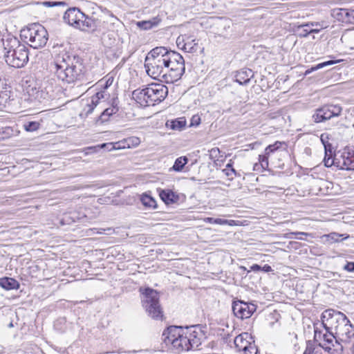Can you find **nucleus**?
Masks as SVG:
<instances>
[{"instance_id":"obj_46","label":"nucleus","mask_w":354,"mask_h":354,"mask_svg":"<svg viewBox=\"0 0 354 354\" xmlns=\"http://www.w3.org/2000/svg\"><path fill=\"white\" fill-rule=\"evenodd\" d=\"M210 156L214 158H218V154L220 153V150L218 147L212 148L210 151Z\"/></svg>"},{"instance_id":"obj_14","label":"nucleus","mask_w":354,"mask_h":354,"mask_svg":"<svg viewBox=\"0 0 354 354\" xmlns=\"http://www.w3.org/2000/svg\"><path fill=\"white\" fill-rule=\"evenodd\" d=\"M340 169L354 170V147H346L340 153Z\"/></svg>"},{"instance_id":"obj_19","label":"nucleus","mask_w":354,"mask_h":354,"mask_svg":"<svg viewBox=\"0 0 354 354\" xmlns=\"http://www.w3.org/2000/svg\"><path fill=\"white\" fill-rule=\"evenodd\" d=\"M159 196L167 205L177 203L180 200L179 194L169 189H160Z\"/></svg>"},{"instance_id":"obj_39","label":"nucleus","mask_w":354,"mask_h":354,"mask_svg":"<svg viewBox=\"0 0 354 354\" xmlns=\"http://www.w3.org/2000/svg\"><path fill=\"white\" fill-rule=\"evenodd\" d=\"M97 104H98L97 102H93V98L91 97V103L86 104V106L84 109L85 115L87 116L89 114H91Z\"/></svg>"},{"instance_id":"obj_38","label":"nucleus","mask_w":354,"mask_h":354,"mask_svg":"<svg viewBox=\"0 0 354 354\" xmlns=\"http://www.w3.org/2000/svg\"><path fill=\"white\" fill-rule=\"evenodd\" d=\"M2 129L3 133L5 134V136L3 138H10L12 136H17L19 133V131H17V129H14L13 127H6Z\"/></svg>"},{"instance_id":"obj_49","label":"nucleus","mask_w":354,"mask_h":354,"mask_svg":"<svg viewBox=\"0 0 354 354\" xmlns=\"http://www.w3.org/2000/svg\"><path fill=\"white\" fill-rule=\"evenodd\" d=\"M304 31L306 32V34L304 36H307L308 35L313 32H318L319 31V28H314V29H305Z\"/></svg>"},{"instance_id":"obj_57","label":"nucleus","mask_w":354,"mask_h":354,"mask_svg":"<svg viewBox=\"0 0 354 354\" xmlns=\"http://www.w3.org/2000/svg\"><path fill=\"white\" fill-rule=\"evenodd\" d=\"M303 26L309 27L310 24H307L303 25Z\"/></svg>"},{"instance_id":"obj_41","label":"nucleus","mask_w":354,"mask_h":354,"mask_svg":"<svg viewBox=\"0 0 354 354\" xmlns=\"http://www.w3.org/2000/svg\"><path fill=\"white\" fill-rule=\"evenodd\" d=\"M114 78L113 77H108L105 82L103 80L99 81L98 84L102 87V88L107 90V88L112 85L113 82Z\"/></svg>"},{"instance_id":"obj_62","label":"nucleus","mask_w":354,"mask_h":354,"mask_svg":"<svg viewBox=\"0 0 354 354\" xmlns=\"http://www.w3.org/2000/svg\"><path fill=\"white\" fill-rule=\"evenodd\" d=\"M67 217H69V216L66 215L65 219H66Z\"/></svg>"},{"instance_id":"obj_27","label":"nucleus","mask_w":354,"mask_h":354,"mask_svg":"<svg viewBox=\"0 0 354 354\" xmlns=\"http://www.w3.org/2000/svg\"><path fill=\"white\" fill-rule=\"evenodd\" d=\"M324 237L326 239V241L329 242L330 243L339 242L340 238L342 240L347 239L349 237V235L345 234H339L337 232H331L328 234L324 235Z\"/></svg>"},{"instance_id":"obj_35","label":"nucleus","mask_w":354,"mask_h":354,"mask_svg":"<svg viewBox=\"0 0 354 354\" xmlns=\"http://www.w3.org/2000/svg\"><path fill=\"white\" fill-rule=\"evenodd\" d=\"M198 43L196 42L195 39L192 40L191 41H185L182 47V49L188 53H194L197 50Z\"/></svg>"},{"instance_id":"obj_16","label":"nucleus","mask_w":354,"mask_h":354,"mask_svg":"<svg viewBox=\"0 0 354 354\" xmlns=\"http://www.w3.org/2000/svg\"><path fill=\"white\" fill-rule=\"evenodd\" d=\"M326 330L328 332V336L329 337L326 338L325 342L319 343V346H322V348L328 353L335 354V351L337 352L338 350H339V346H337L335 343L336 335L334 334V331H330V330Z\"/></svg>"},{"instance_id":"obj_15","label":"nucleus","mask_w":354,"mask_h":354,"mask_svg":"<svg viewBox=\"0 0 354 354\" xmlns=\"http://www.w3.org/2000/svg\"><path fill=\"white\" fill-rule=\"evenodd\" d=\"M332 15L338 21L354 24V10L335 8L333 10Z\"/></svg>"},{"instance_id":"obj_40","label":"nucleus","mask_w":354,"mask_h":354,"mask_svg":"<svg viewBox=\"0 0 354 354\" xmlns=\"http://www.w3.org/2000/svg\"><path fill=\"white\" fill-rule=\"evenodd\" d=\"M341 61H342L341 59H338V60H329V61H326V62H322V63H319V64H317L316 66H314V69H320V68H322L324 67H326V66H330V65L339 63Z\"/></svg>"},{"instance_id":"obj_20","label":"nucleus","mask_w":354,"mask_h":354,"mask_svg":"<svg viewBox=\"0 0 354 354\" xmlns=\"http://www.w3.org/2000/svg\"><path fill=\"white\" fill-rule=\"evenodd\" d=\"M140 143V139L136 136H131L127 138L124 139L122 141L115 142V143H110L112 145V148L115 149H124V148H131L136 147L138 146Z\"/></svg>"},{"instance_id":"obj_36","label":"nucleus","mask_w":354,"mask_h":354,"mask_svg":"<svg viewBox=\"0 0 354 354\" xmlns=\"http://www.w3.org/2000/svg\"><path fill=\"white\" fill-rule=\"evenodd\" d=\"M222 172L230 180H232L236 176V170L232 167L231 163L227 164L225 169L222 170Z\"/></svg>"},{"instance_id":"obj_45","label":"nucleus","mask_w":354,"mask_h":354,"mask_svg":"<svg viewBox=\"0 0 354 354\" xmlns=\"http://www.w3.org/2000/svg\"><path fill=\"white\" fill-rule=\"evenodd\" d=\"M344 269L348 272H354V262H347Z\"/></svg>"},{"instance_id":"obj_9","label":"nucleus","mask_w":354,"mask_h":354,"mask_svg":"<svg viewBox=\"0 0 354 354\" xmlns=\"http://www.w3.org/2000/svg\"><path fill=\"white\" fill-rule=\"evenodd\" d=\"M142 294V306L148 315L155 319H162L163 314L159 303L158 292L152 288H147Z\"/></svg>"},{"instance_id":"obj_43","label":"nucleus","mask_w":354,"mask_h":354,"mask_svg":"<svg viewBox=\"0 0 354 354\" xmlns=\"http://www.w3.org/2000/svg\"><path fill=\"white\" fill-rule=\"evenodd\" d=\"M272 146L274 147V149H276L277 151L281 148H283V149H286V144L284 142L277 141L274 144H272Z\"/></svg>"},{"instance_id":"obj_32","label":"nucleus","mask_w":354,"mask_h":354,"mask_svg":"<svg viewBox=\"0 0 354 354\" xmlns=\"http://www.w3.org/2000/svg\"><path fill=\"white\" fill-rule=\"evenodd\" d=\"M187 162L188 158L186 156L179 157L175 160L172 169L176 171H181Z\"/></svg>"},{"instance_id":"obj_6","label":"nucleus","mask_w":354,"mask_h":354,"mask_svg":"<svg viewBox=\"0 0 354 354\" xmlns=\"http://www.w3.org/2000/svg\"><path fill=\"white\" fill-rule=\"evenodd\" d=\"M168 95V88L162 84L153 83L142 89L132 92V97L140 106H153L163 101Z\"/></svg>"},{"instance_id":"obj_29","label":"nucleus","mask_w":354,"mask_h":354,"mask_svg":"<svg viewBox=\"0 0 354 354\" xmlns=\"http://www.w3.org/2000/svg\"><path fill=\"white\" fill-rule=\"evenodd\" d=\"M26 92L31 100H39L43 97V91H39L35 86L29 85L26 88Z\"/></svg>"},{"instance_id":"obj_44","label":"nucleus","mask_w":354,"mask_h":354,"mask_svg":"<svg viewBox=\"0 0 354 354\" xmlns=\"http://www.w3.org/2000/svg\"><path fill=\"white\" fill-rule=\"evenodd\" d=\"M201 123V118L198 115H194L191 119V126H198Z\"/></svg>"},{"instance_id":"obj_24","label":"nucleus","mask_w":354,"mask_h":354,"mask_svg":"<svg viewBox=\"0 0 354 354\" xmlns=\"http://www.w3.org/2000/svg\"><path fill=\"white\" fill-rule=\"evenodd\" d=\"M329 152L330 154L328 153V151L326 149V154L324 159L325 166L331 167L332 165H335L339 168V165H342L340 154H339V152L335 153L333 157L332 156V151H330Z\"/></svg>"},{"instance_id":"obj_21","label":"nucleus","mask_w":354,"mask_h":354,"mask_svg":"<svg viewBox=\"0 0 354 354\" xmlns=\"http://www.w3.org/2000/svg\"><path fill=\"white\" fill-rule=\"evenodd\" d=\"M13 96L11 86L7 84L2 85L0 88V106H6L7 103L14 100Z\"/></svg>"},{"instance_id":"obj_55","label":"nucleus","mask_w":354,"mask_h":354,"mask_svg":"<svg viewBox=\"0 0 354 354\" xmlns=\"http://www.w3.org/2000/svg\"><path fill=\"white\" fill-rule=\"evenodd\" d=\"M293 234H296V235H297V234L304 235V236H308V235H309V234H308V233H306V232H295V233H293Z\"/></svg>"},{"instance_id":"obj_25","label":"nucleus","mask_w":354,"mask_h":354,"mask_svg":"<svg viewBox=\"0 0 354 354\" xmlns=\"http://www.w3.org/2000/svg\"><path fill=\"white\" fill-rule=\"evenodd\" d=\"M161 19L158 17H156L150 20L138 21L137 26L142 30H149L157 27Z\"/></svg>"},{"instance_id":"obj_18","label":"nucleus","mask_w":354,"mask_h":354,"mask_svg":"<svg viewBox=\"0 0 354 354\" xmlns=\"http://www.w3.org/2000/svg\"><path fill=\"white\" fill-rule=\"evenodd\" d=\"M118 97H113L111 104L109 107L106 108L99 116L98 120L101 123H104L109 120V118L119 111Z\"/></svg>"},{"instance_id":"obj_50","label":"nucleus","mask_w":354,"mask_h":354,"mask_svg":"<svg viewBox=\"0 0 354 354\" xmlns=\"http://www.w3.org/2000/svg\"><path fill=\"white\" fill-rule=\"evenodd\" d=\"M272 270L270 266L266 264L263 267H261V271H263L265 272H270Z\"/></svg>"},{"instance_id":"obj_59","label":"nucleus","mask_w":354,"mask_h":354,"mask_svg":"<svg viewBox=\"0 0 354 354\" xmlns=\"http://www.w3.org/2000/svg\"><path fill=\"white\" fill-rule=\"evenodd\" d=\"M310 26H315V24L312 23V24H310ZM315 26H318V24H315Z\"/></svg>"},{"instance_id":"obj_52","label":"nucleus","mask_w":354,"mask_h":354,"mask_svg":"<svg viewBox=\"0 0 354 354\" xmlns=\"http://www.w3.org/2000/svg\"><path fill=\"white\" fill-rule=\"evenodd\" d=\"M185 41H184V39L183 38H180V37H178L177 38V40H176V44L178 45V46H179L180 44H182V43H183Z\"/></svg>"},{"instance_id":"obj_1","label":"nucleus","mask_w":354,"mask_h":354,"mask_svg":"<svg viewBox=\"0 0 354 354\" xmlns=\"http://www.w3.org/2000/svg\"><path fill=\"white\" fill-rule=\"evenodd\" d=\"M204 333L199 325L183 328L171 326L164 330L162 340L167 346H171L176 352L197 348L201 344Z\"/></svg>"},{"instance_id":"obj_56","label":"nucleus","mask_w":354,"mask_h":354,"mask_svg":"<svg viewBox=\"0 0 354 354\" xmlns=\"http://www.w3.org/2000/svg\"><path fill=\"white\" fill-rule=\"evenodd\" d=\"M8 327H9V328H12V327H13V324H12V322H10V323L9 324Z\"/></svg>"},{"instance_id":"obj_34","label":"nucleus","mask_w":354,"mask_h":354,"mask_svg":"<svg viewBox=\"0 0 354 354\" xmlns=\"http://www.w3.org/2000/svg\"><path fill=\"white\" fill-rule=\"evenodd\" d=\"M314 332V341L317 342L318 344L322 342H325L326 338L329 337L328 336V332L326 330L325 333H322V332L319 330L318 328L316 326H315Z\"/></svg>"},{"instance_id":"obj_2","label":"nucleus","mask_w":354,"mask_h":354,"mask_svg":"<svg viewBox=\"0 0 354 354\" xmlns=\"http://www.w3.org/2000/svg\"><path fill=\"white\" fill-rule=\"evenodd\" d=\"M322 325L325 330L334 331L335 343L343 351L354 342V326L346 315L332 308L325 310L321 315Z\"/></svg>"},{"instance_id":"obj_60","label":"nucleus","mask_w":354,"mask_h":354,"mask_svg":"<svg viewBox=\"0 0 354 354\" xmlns=\"http://www.w3.org/2000/svg\"><path fill=\"white\" fill-rule=\"evenodd\" d=\"M297 238L298 239V237H297ZM299 239H300V240H304V239L302 238V236H300V237L299 238Z\"/></svg>"},{"instance_id":"obj_31","label":"nucleus","mask_w":354,"mask_h":354,"mask_svg":"<svg viewBox=\"0 0 354 354\" xmlns=\"http://www.w3.org/2000/svg\"><path fill=\"white\" fill-rule=\"evenodd\" d=\"M203 220L205 223L221 225H232V223L234 222L232 220L229 221V220L219 218H215L213 217H206Z\"/></svg>"},{"instance_id":"obj_58","label":"nucleus","mask_w":354,"mask_h":354,"mask_svg":"<svg viewBox=\"0 0 354 354\" xmlns=\"http://www.w3.org/2000/svg\"><path fill=\"white\" fill-rule=\"evenodd\" d=\"M106 145V144H102V146H101V147H102V148H103V147H104Z\"/></svg>"},{"instance_id":"obj_8","label":"nucleus","mask_w":354,"mask_h":354,"mask_svg":"<svg viewBox=\"0 0 354 354\" xmlns=\"http://www.w3.org/2000/svg\"><path fill=\"white\" fill-rule=\"evenodd\" d=\"M169 55V62L165 66L167 71H164L162 77L167 82L173 83L179 80L185 73V60L183 56L176 51L172 50Z\"/></svg>"},{"instance_id":"obj_28","label":"nucleus","mask_w":354,"mask_h":354,"mask_svg":"<svg viewBox=\"0 0 354 354\" xmlns=\"http://www.w3.org/2000/svg\"><path fill=\"white\" fill-rule=\"evenodd\" d=\"M140 201L146 207H151L154 209L157 207L156 200L147 194H143L141 195Z\"/></svg>"},{"instance_id":"obj_61","label":"nucleus","mask_w":354,"mask_h":354,"mask_svg":"<svg viewBox=\"0 0 354 354\" xmlns=\"http://www.w3.org/2000/svg\"><path fill=\"white\" fill-rule=\"evenodd\" d=\"M297 238L298 239V237H297ZM299 239H300V240H304V239L302 238V236H300V237L299 238Z\"/></svg>"},{"instance_id":"obj_42","label":"nucleus","mask_w":354,"mask_h":354,"mask_svg":"<svg viewBox=\"0 0 354 354\" xmlns=\"http://www.w3.org/2000/svg\"><path fill=\"white\" fill-rule=\"evenodd\" d=\"M270 156L266 155V153L264 152V154L259 155V160L263 168H266L268 167V158Z\"/></svg>"},{"instance_id":"obj_23","label":"nucleus","mask_w":354,"mask_h":354,"mask_svg":"<svg viewBox=\"0 0 354 354\" xmlns=\"http://www.w3.org/2000/svg\"><path fill=\"white\" fill-rule=\"evenodd\" d=\"M0 286L6 290H17L20 284L16 279L5 277L0 278Z\"/></svg>"},{"instance_id":"obj_37","label":"nucleus","mask_w":354,"mask_h":354,"mask_svg":"<svg viewBox=\"0 0 354 354\" xmlns=\"http://www.w3.org/2000/svg\"><path fill=\"white\" fill-rule=\"evenodd\" d=\"M186 125L185 120L183 118L172 120L171 122V128L174 130H181Z\"/></svg>"},{"instance_id":"obj_17","label":"nucleus","mask_w":354,"mask_h":354,"mask_svg":"<svg viewBox=\"0 0 354 354\" xmlns=\"http://www.w3.org/2000/svg\"><path fill=\"white\" fill-rule=\"evenodd\" d=\"M100 21L97 19H95L93 17H89L84 14V17H83L82 21L80 23V26L77 28L82 31L94 32L97 30Z\"/></svg>"},{"instance_id":"obj_48","label":"nucleus","mask_w":354,"mask_h":354,"mask_svg":"<svg viewBox=\"0 0 354 354\" xmlns=\"http://www.w3.org/2000/svg\"><path fill=\"white\" fill-rule=\"evenodd\" d=\"M250 270L254 271V272L261 271V266L258 264H253L250 267Z\"/></svg>"},{"instance_id":"obj_13","label":"nucleus","mask_w":354,"mask_h":354,"mask_svg":"<svg viewBox=\"0 0 354 354\" xmlns=\"http://www.w3.org/2000/svg\"><path fill=\"white\" fill-rule=\"evenodd\" d=\"M84 17V13L80 8L73 7L68 8L64 13V21L70 26L77 28L80 26V23Z\"/></svg>"},{"instance_id":"obj_22","label":"nucleus","mask_w":354,"mask_h":354,"mask_svg":"<svg viewBox=\"0 0 354 354\" xmlns=\"http://www.w3.org/2000/svg\"><path fill=\"white\" fill-rule=\"evenodd\" d=\"M253 77V72L249 68H243L235 75V81L239 84H247Z\"/></svg>"},{"instance_id":"obj_5","label":"nucleus","mask_w":354,"mask_h":354,"mask_svg":"<svg viewBox=\"0 0 354 354\" xmlns=\"http://www.w3.org/2000/svg\"><path fill=\"white\" fill-rule=\"evenodd\" d=\"M171 53V50L164 46H157L151 50L145 60V68L148 75L153 79L162 76L169 62Z\"/></svg>"},{"instance_id":"obj_63","label":"nucleus","mask_w":354,"mask_h":354,"mask_svg":"<svg viewBox=\"0 0 354 354\" xmlns=\"http://www.w3.org/2000/svg\"><path fill=\"white\" fill-rule=\"evenodd\" d=\"M241 268L246 270L245 267H241Z\"/></svg>"},{"instance_id":"obj_53","label":"nucleus","mask_w":354,"mask_h":354,"mask_svg":"<svg viewBox=\"0 0 354 354\" xmlns=\"http://www.w3.org/2000/svg\"><path fill=\"white\" fill-rule=\"evenodd\" d=\"M317 69H314V66L311 67L310 68L308 69L305 72V75H307L312 73L313 71H317Z\"/></svg>"},{"instance_id":"obj_11","label":"nucleus","mask_w":354,"mask_h":354,"mask_svg":"<svg viewBox=\"0 0 354 354\" xmlns=\"http://www.w3.org/2000/svg\"><path fill=\"white\" fill-rule=\"evenodd\" d=\"M252 337L248 333H243L237 335L234 343L238 351H242L244 354H257V348L254 344V341L251 342Z\"/></svg>"},{"instance_id":"obj_33","label":"nucleus","mask_w":354,"mask_h":354,"mask_svg":"<svg viewBox=\"0 0 354 354\" xmlns=\"http://www.w3.org/2000/svg\"><path fill=\"white\" fill-rule=\"evenodd\" d=\"M110 94L107 93L106 90L102 89L97 92L95 95L92 96L93 102H97V104L101 102V100H106L109 98Z\"/></svg>"},{"instance_id":"obj_47","label":"nucleus","mask_w":354,"mask_h":354,"mask_svg":"<svg viewBox=\"0 0 354 354\" xmlns=\"http://www.w3.org/2000/svg\"><path fill=\"white\" fill-rule=\"evenodd\" d=\"M277 151L276 149H274V147L272 146V145H268L266 149H265V152L266 153V155H269L270 156L271 153H274Z\"/></svg>"},{"instance_id":"obj_3","label":"nucleus","mask_w":354,"mask_h":354,"mask_svg":"<svg viewBox=\"0 0 354 354\" xmlns=\"http://www.w3.org/2000/svg\"><path fill=\"white\" fill-rule=\"evenodd\" d=\"M52 66L57 78L67 84L81 80L85 73L84 59L78 55H71L66 52L57 55Z\"/></svg>"},{"instance_id":"obj_12","label":"nucleus","mask_w":354,"mask_h":354,"mask_svg":"<svg viewBox=\"0 0 354 354\" xmlns=\"http://www.w3.org/2000/svg\"><path fill=\"white\" fill-rule=\"evenodd\" d=\"M256 305L252 303H247L241 300L234 301L232 303L234 315L241 319L250 317L256 311Z\"/></svg>"},{"instance_id":"obj_7","label":"nucleus","mask_w":354,"mask_h":354,"mask_svg":"<svg viewBox=\"0 0 354 354\" xmlns=\"http://www.w3.org/2000/svg\"><path fill=\"white\" fill-rule=\"evenodd\" d=\"M21 39L33 48L44 47L48 39L46 28L38 24H33L26 29L21 30Z\"/></svg>"},{"instance_id":"obj_51","label":"nucleus","mask_w":354,"mask_h":354,"mask_svg":"<svg viewBox=\"0 0 354 354\" xmlns=\"http://www.w3.org/2000/svg\"><path fill=\"white\" fill-rule=\"evenodd\" d=\"M46 4L48 5L49 6H54L57 4L62 3L61 2H51V1H47L45 3Z\"/></svg>"},{"instance_id":"obj_26","label":"nucleus","mask_w":354,"mask_h":354,"mask_svg":"<svg viewBox=\"0 0 354 354\" xmlns=\"http://www.w3.org/2000/svg\"><path fill=\"white\" fill-rule=\"evenodd\" d=\"M41 127V120H24L22 123V128L26 132H35Z\"/></svg>"},{"instance_id":"obj_4","label":"nucleus","mask_w":354,"mask_h":354,"mask_svg":"<svg viewBox=\"0 0 354 354\" xmlns=\"http://www.w3.org/2000/svg\"><path fill=\"white\" fill-rule=\"evenodd\" d=\"M3 59L11 67L20 68L28 62V48L15 37L7 35L1 39Z\"/></svg>"},{"instance_id":"obj_10","label":"nucleus","mask_w":354,"mask_h":354,"mask_svg":"<svg viewBox=\"0 0 354 354\" xmlns=\"http://www.w3.org/2000/svg\"><path fill=\"white\" fill-rule=\"evenodd\" d=\"M342 107L339 104H325L316 109L313 115L315 122H322L341 115Z\"/></svg>"},{"instance_id":"obj_30","label":"nucleus","mask_w":354,"mask_h":354,"mask_svg":"<svg viewBox=\"0 0 354 354\" xmlns=\"http://www.w3.org/2000/svg\"><path fill=\"white\" fill-rule=\"evenodd\" d=\"M321 348H322L319 346V344L315 346L311 341H308L304 354H322Z\"/></svg>"},{"instance_id":"obj_54","label":"nucleus","mask_w":354,"mask_h":354,"mask_svg":"<svg viewBox=\"0 0 354 354\" xmlns=\"http://www.w3.org/2000/svg\"><path fill=\"white\" fill-rule=\"evenodd\" d=\"M72 219L73 222H75L76 221L80 220L82 218L79 216H76L75 215H73L70 217Z\"/></svg>"}]
</instances>
